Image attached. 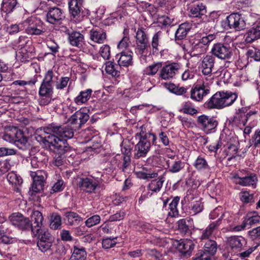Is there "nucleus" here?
I'll list each match as a JSON object with an SVG mask.
<instances>
[{"mask_svg": "<svg viewBox=\"0 0 260 260\" xmlns=\"http://www.w3.org/2000/svg\"><path fill=\"white\" fill-rule=\"evenodd\" d=\"M237 98L235 92L219 91L210 99L207 105L209 108L222 109L232 105Z\"/></svg>", "mask_w": 260, "mask_h": 260, "instance_id": "nucleus-1", "label": "nucleus"}, {"mask_svg": "<svg viewBox=\"0 0 260 260\" xmlns=\"http://www.w3.org/2000/svg\"><path fill=\"white\" fill-rule=\"evenodd\" d=\"M156 137L153 134L147 133L141 136L138 143L135 146L134 158L138 159L145 157L151 148V141L154 144Z\"/></svg>", "mask_w": 260, "mask_h": 260, "instance_id": "nucleus-2", "label": "nucleus"}, {"mask_svg": "<svg viewBox=\"0 0 260 260\" xmlns=\"http://www.w3.org/2000/svg\"><path fill=\"white\" fill-rule=\"evenodd\" d=\"M25 33L31 36H39L46 31L43 23L39 19L30 17L23 21Z\"/></svg>", "mask_w": 260, "mask_h": 260, "instance_id": "nucleus-3", "label": "nucleus"}, {"mask_svg": "<svg viewBox=\"0 0 260 260\" xmlns=\"http://www.w3.org/2000/svg\"><path fill=\"white\" fill-rule=\"evenodd\" d=\"M12 224L22 231H31L32 234L35 233V229L30 220L22 214L13 213L9 216Z\"/></svg>", "mask_w": 260, "mask_h": 260, "instance_id": "nucleus-4", "label": "nucleus"}, {"mask_svg": "<svg viewBox=\"0 0 260 260\" xmlns=\"http://www.w3.org/2000/svg\"><path fill=\"white\" fill-rule=\"evenodd\" d=\"M38 236L37 246L42 252L49 250L52 245L53 238L48 230L45 229H37L32 234Z\"/></svg>", "mask_w": 260, "mask_h": 260, "instance_id": "nucleus-5", "label": "nucleus"}, {"mask_svg": "<svg viewBox=\"0 0 260 260\" xmlns=\"http://www.w3.org/2000/svg\"><path fill=\"white\" fill-rule=\"evenodd\" d=\"M47 136H45V146L49 147H52L56 152L59 154L64 153L68 150L67 146H66L65 142L59 139L55 134L50 132L47 128Z\"/></svg>", "mask_w": 260, "mask_h": 260, "instance_id": "nucleus-6", "label": "nucleus"}, {"mask_svg": "<svg viewBox=\"0 0 260 260\" xmlns=\"http://www.w3.org/2000/svg\"><path fill=\"white\" fill-rule=\"evenodd\" d=\"M78 186L84 191L89 193H95L98 188H103V185L101 184L100 180L94 178H80Z\"/></svg>", "mask_w": 260, "mask_h": 260, "instance_id": "nucleus-7", "label": "nucleus"}, {"mask_svg": "<svg viewBox=\"0 0 260 260\" xmlns=\"http://www.w3.org/2000/svg\"><path fill=\"white\" fill-rule=\"evenodd\" d=\"M226 23L230 29L240 31L246 28V22L241 14L232 13L226 17Z\"/></svg>", "mask_w": 260, "mask_h": 260, "instance_id": "nucleus-8", "label": "nucleus"}, {"mask_svg": "<svg viewBox=\"0 0 260 260\" xmlns=\"http://www.w3.org/2000/svg\"><path fill=\"white\" fill-rule=\"evenodd\" d=\"M48 129L58 136L59 139L64 141L66 145V139H71L74 136V129L69 125L61 126L50 125L48 126Z\"/></svg>", "mask_w": 260, "mask_h": 260, "instance_id": "nucleus-9", "label": "nucleus"}, {"mask_svg": "<svg viewBox=\"0 0 260 260\" xmlns=\"http://www.w3.org/2000/svg\"><path fill=\"white\" fill-rule=\"evenodd\" d=\"M68 5L71 20L75 23L81 22L84 16L81 7L82 4L78 3L76 0H70Z\"/></svg>", "mask_w": 260, "mask_h": 260, "instance_id": "nucleus-10", "label": "nucleus"}, {"mask_svg": "<svg viewBox=\"0 0 260 260\" xmlns=\"http://www.w3.org/2000/svg\"><path fill=\"white\" fill-rule=\"evenodd\" d=\"M64 18L63 10L57 7L50 8L46 14L47 21L53 24H60Z\"/></svg>", "mask_w": 260, "mask_h": 260, "instance_id": "nucleus-11", "label": "nucleus"}, {"mask_svg": "<svg viewBox=\"0 0 260 260\" xmlns=\"http://www.w3.org/2000/svg\"><path fill=\"white\" fill-rule=\"evenodd\" d=\"M178 63H172L167 64L161 69L159 73V77L164 80H170L174 78L178 73L180 69Z\"/></svg>", "mask_w": 260, "mask_h": 260, "instance_id": "nucleus-12", "label": "nucleus"}, {"mask_svg": "<svg viewBox=\"0 0 260 260\" xmlns=\"http://www.w3.org/2000/svg\"><path fill=\"white\" fill-rule=\"evenodd\" d=\"M173 245L178 251L184 255H189L194 247L193 241L187 239L176 240L174 242Z\"/></svg>", "mask_w": 260, "mask_h": 260, "instance_id": "nucleus-13", "label": "nucleus"}, {"mask_svg": "<svg viewBox=\"0 0 260 260\" xmlns=\"http://www.w3.org/2000/svg\"><path fill=\"white\" fill-rule=\"evenodd\" d=\"M198 123L202 129L208 133L214 129L217 125V121L213 117L202 115L198 117Z\"/></svg>", "mask_w": 260, "mask_h": 260, "instance_id": "nucleus-14", "label": "nucleus"}, {"mask_svg": "<svg viewBox=\"0 0 260 260\" xmlns=\"http://www.w3.org/2000/svg\"><path fill=\"white\" fill-rule=\"evenodd\" d=\"M209 89L204 84H197L190 91V98L196 101L200 102L204 96L209 93Z\"/></svg>", "mask_w": 260, "mask_h": 260, "instance_id": "nucleus-15", "label": "nucleus"}, {"mask_svg": "<svg viewBox=\"0 0 260 260\" xmlns=\"http://www.w3.org/2000/svg\"><path fill=\"white\" fill-rule=\"evenodd\" d=\"M223 214L216 221L211 222L204 230L202 231L200 237L201 241L211 240L214 232L218 229V226L221 223V219L223 217Z\"/></svg>", "mask_w": 260, "mask_h": 260, "instance_id": "nucleus-16", "label": "nucleus"}, {"mask_svg": "<svg viewBox=\"0 0 260 260\" xmlns=\"http://www.w3.org/2000/svg\"><path fill=\"white\" fill-rule=\"evenodd\" d=\"M188 9L189 10L188 15L192 18L201 17L207 12L206 6L200 2L193 4Z\"/></svg>", "mask_w": 260, "mask_h": 260, "instance_id": "nucleus-17", "label": "nucleus"}, {"mask_svg": "<svg viewBox=\"0 0 260 260\" xmlns=\"http://www.w3.org/2000/svg\"><path fill=\"white\" fill-rule=\"evenodd\" d=\"M136 39L139 49H146L149 46L148 35L143 28L138 29L136 34Z\"/></svg>", "mask_w": 260, "mask_h": 260, "instance_id": "nucleus-18", "label": "nucleus"}, {"mask_svg": "<svg viewBox=\"0 0 260 260\" xmlns=\"http://www.w3.org/2000/svg\"><path fill=\"white\" fill-rule=\"evenodd\" d=\"M214 65V58L213 56L207 55L205 57L201 64V69L203 75L211 76Z\"/></svg>", "mask_w": 260, "mask_h": 260, "instance_id": "nucleus-19", "label": "nucleus"}, {"mask_svg": "<svg viewBox=\"0 0 260 260\" xmlns=\"http://www.w3.org/2000/svg\"><path fill=\"white\" fill-rule=\"evenodd\" d=\"M245 110L246 109L245 108H242L238 110L233 118L234 122L237 124H242L243 125H245L249 117L252 114H255L256 113L254 112H249L245 114Z\"/></svg>", "mask_w": 260, "mask_h": 260, "instance_id": "nucleus-20", "label": "nucleus"}, {"mask_svg": "<svg viewBox=\"0 0 260 260\" xmlns=\"http://www.w3.org/2000/svg\"><path fill=\"white\" fill-rule=\"evenodd\" d=\"M14 144L19 149L25 150L29 147L27 138L20 130H17L15 134Z\"/></svg>", "mask_w": 260, "mask_h": 260, "instance_id": "nucleus-21", "label": "nucleus"}, {"mask_svg": "<svg viewBox=\"0 0 260 260\" xmlns=\"http://www.w3.org/2000/svg\"><path fill=\"white\" fill-rule=\"evenodd\" d=\"M246 240L242 236H231L228 238V245L232 249L240 251L243 245L246 244Z\"/></svg>", "mask_w": 260, "mask_h": 260, "instance_id": "nucleus-22", "label": "nucleus"}, {"mask_svg": "<svg viewBox=\"0 0 260 260\" xmlns=\"http://www.w3.org/2000/svg\"><path fill=\"white\" fill-rule=\"evenodd\" d=\"M233 178L235 179L236 183L242 186L255 185L257 181V177L255 175L240 177L238 175H235Z\"/></svg>", "mask_w": 260, "mask_h": 260, "instance_id": "nucleus-23", "label": "nucleus"}, {"mask_svg": "<svg viewBox=\"0 0 260 260\" xmlns=\"http://www.w3.org/2000/svg\"><path fill=\"white\" fill-rule=\"evenodd\" d=\"M135 174L138 178L146 180L158 177L157 172L145 167L143 168L141 171L135 172Z\"/></svg>", "mask_w": 260, "mask_h": 260, "instance_id": "nucleus-24", "label": "nucleus"}, {"mask_svg": "<svg viewBox=\"0 0 260 260\" xmlns=\"http://www.w3.org/2000/svg\"><path fill=\"white\" fill-rule=\"evenodd\" d=\"M260 38V21L255 24L254 26L248 30L245 41L247 43H251L255 40Z\"/></svg>", "mask_w": 260, "mask_h": 260, "instance_id": "nucleus-25", "label": "nucleus"}, {"mask_svg": "<svg viewBox=\"0 0 260 260\" xmlns=\"http://www.w3.org/2000/svg\"><path fill=\"white\" fill-rule=\"evenodd\" d=\"M202 242L204 243V250H201L199 251H203L206 254H208L211 259V256L214 255L217 251L216 242L213 240H208Z\"/></svg>", "mask_w": 260, "mask_h": 260, "instance_id": "nucleus-26", "label": "nucleus"}, {"mask_svg": "<svg viewBox=\"0 0 260 260\" xmlns=\"http://www.w3.org/2000/svg\"><path fill=\"white\" fill-rule=\"evenodd\" d=\"M86 255V251L84 247L80 245H74L70 260H85Z\"/></svg>", "mask_w": 260, "mask_h": 260, "instance_id": "nucleus-27", "label": "nucleus"}, {"mask_svg": "<svg viewBox=\"0 0 260 260\" xmlns=\"http://www.w3.org/2000/svg\"><path fill=\"white\" fill-rule=\"evenodd\" d=\"M192 24L188 22H184L181 24L175 33V38L177 40H182L185 38L191 29Z\"/></svg>", "mask_w": 260, "mask_h": 260, "instance_id": "nucleus-28", "label": "nucleus"}, {"mask_svg": "<svg viewBox=\"0 0 260 260\" xmlns=\"http://www.w3.org/2000/svg\"><path fill=\"white\" fill-rule=\"evenodd\" d=\"M64 219L70 225H77L83 220L82 218L73 211H67L64 213Z\"/></svg>", "mask_w": 260, "mask_h": 260, "instance_id": "nucleus-29", "label": "nucleus"}, {"mask_svg": "<svg viewBox=\"0 0 260 260\" xmlns=\"http://www.w3.org/2000/svg\"><path fill=\"white\" fill-rule=\"evenodd\" d=\"M165 177L164 176H159L157 179L152 180L148 184L147 187L149 191L152 192H159L164 183Z\"/></svg>", "mask_w": 260, "mask_h": 260, "instance_id": "nucleus-30", "label": "nucleus"}, {"mask_svg": "<svg viewBox=\"0 0 260 260\" xmlns=\"http://www.w3.org/2000/svg\"><path fill=\"white\" fill-rule=\"evenodd\" d=\"M121 67L119 64L114 63L112 61L106 62L105 71L107 73L112 75L113 77H117L120 76V69Z\"/></svg>", "mask_w": 260, "mask_h": 260, "instance_id": "nucleus-31", "label": "nucleus"}, {"mask_svg": "<svg viewBox=\"0 0 260 260\" xmlns=\"http://www.w3.org/2000/svg\"><path fill=\"white\" fill-rule=\"evenodd\" d=\"M132 64V52L129 50L122 51L118 60L120 67H128Z\"/></svg>", "mask_w": 260, "mask_h": 260, "instance_id": "nucleus-32", "label": "nucleus"}, {"mask_svg": "<svg viewBox=\"0 0 260 260\" xmlns=\"http://www.w3.org/2000/svg\"><path fill=\"white\" fill-rule=\"evenodd\" d=\"M33 51H28L27 50H17L16 51V58L21 62L28 61L29 59L34 58Z\"/></svg>", "mask_w": 260, "mask_h": 260, "instance_id": "nucleus-33", "label": "nucleus"}, {"mask_svg": "<svg viewBox=\"0 0 260 260\" xmlns=\"http://www.w3.org/2000/svg\"><path fill=\"white\" fill-rule=\"evenodd\" d=\"M180 201V197L176 196L174 197L169 205V211L168 213L169 216L171 217H176L178 216L179 212L177 209V206Z\"/></svg>", "mask_w": 260, "mask_h": 260, "instance_id": "nucleus-34", "label": "nucleus"}, {"mask_svg": "<svg viewBox=\"0 0 260 260\" xmlns=\"http://www.w3.org/2000/svg\"><path fill=\"white\" fill-rule=\"evenodd\" d=\"M69 41L73 46L81 47L83 42V36L78 32H73L69 36Z\"/></svg>", "mask_w": 260, "mask_h": 260, "instance_id": "nucleus-35", "label": "nucleus"}, {"mask_svg": "<svg viewBox=\"0 0 260 260\" xmlns=\"http://www.w3.org/2000/svg\"><path fill=\"white\" fill-rule=\"evenodd\" d=\"M167 163L168 167V171L173 174L179 172L184 167V163L179 159L172 162H170L168 160Z\"/></svg>", "mask_w": 260, "mask_h": 260, "instance_id": "nucleus-36", "label": "nucleus"}, {"mask_svg": "<svg viewBox=\"0 0 260 260\" xmlns=\"http://www.w3.org/2000/svg\"><path fill=\"white\" fill-rule=\"evenodd\" d=\"M31 222H33V228L35 229V231L37 229H42L43 225V217L42 213L39 211H35L31 214Z\"/></svg>", "mask_w": 260, "mask_h": 260, "instance_id": "nucleus-37", "label": "nucleus"}, {"mask_svg": "<svg viewBox=\"0 0 260 260\" xmlns=\"http://www.w3.org/2000/svg\"><path fill=\"white\" fill-rule=\"evenodd\" d=\"M92 90L91 89L81 91L80 94L75 98L74 101L77 105H81L86 102L90 98Z\"/></svg>", "mask_w": 260, "mask_h": 260, "instance_id": "nucleus-38", "label": "nucleus"}, {"mask_svg": "<svg viewBox=\"0 0 260 260\" xmlns=\"http://www.w3.org/2000/svg\"><path fill=\"white\" fill-rule=\"evenodd\" d=\"M212 54L221 59H231L233 52L231 50H212Z\"/></svg>", "mask_w": 260, "mask_h": 260, "instance_id": "nucleus-39", "label": "nucleus"}, {"mask_svg": "<svg viewBox=\"0 0 260 260\" xmlns=\"http://www.w3.org/2000/svg\"><path fill=\"white\" fill-rule=\"evenodd\" d=\"M90 38L93 41L102 43L106 38V34L102 30L92 29L90 31Z\"/></svg>", "mask_w": 260, "mask_h": 260, "instance_id": "nucleus-40", "label": "nucleus"}, {"mask_svg": "<svg viewBox=\"0 0 260 260\" xmlns=\"http://www.w3.org/2000/svg\"><path fill=\"white\" fill-rule=\"evenodd\" d=\"M17 3V0H3L1 10L6 14L10 13L13 11Z\"/></svg>", "mask_w": 260, "mask_h": 260, "instance_id": "nucleus-41", "label": "nucleus"}, {"mask_svg": "<svg viewBox=\"0 0 260 260\" xmlns=\"http://www.w3.org/2000/svg\"><path fill=\"white\" fill-rule=\"evenodd\" d=\"M10 227V224L8 222L0 224V235L2 236V242L6 244L9 242V240L5 235L11 233Z\"/></svg>", "mask_w": 260, "mask_h": 260, "instance_id": "nucleus-42", "label": "nucleus"}, {"mask_svg": "<svg viewBox=\"0 0 260 260\" xmlns=\"http://www.w3.org/2000/svg\"><path fill=\"white\" fill-rule=\"evenodd\" d=\"M53 93V85L42 82L39 90V95H52Z\"/></svg>", "mask_w": 260, "mask_h": 260, "instance_id": "nucleus-43", "label": "nucleus"}, {"mask_svg": "<svg viewBox=\"0 0 260 260\" xmlns=\"http://www.w3.org/2000/svg\"><path fill=\"white\" fill-rule=\"evenodd\" d=\"M180 111L187 114L194 115L197 114L198 110L195 108L194 106L190 102H186L184 103L182 108L180 110Z\"/></svg>", "mask_w": 260, "mask_h": 260, "instance_id": "nucleus-44", "label": "nucleus"}, {"mask_svg": "<svg viewBox=\"0 0 260 260\" xmlns=\"http://www.w3.org/2000/svg\"><path fill=\"white\" fill-rule=\"evenodd\" d=\"M61 226V218L60 215L53 213L51 216L50 228L53 230L60 229Z\"/></svg>", "mask_w": 260, "mask_h": 260, "instance_id": "nucleus-45", "label": "nucleus"}, {"mask_svg": "<svg viewBox=\"0 0 260 260\" xmlns=\"http://www.w3.org/2000/svg\"><path fill=\"white\" fill-rule=\"evenodd\" d=\"M120 168L124 173L129 174L131 173L132 170L130 156H123V161Z\"/></svg>", "mask_w": 260, "mask_h": 260, "instance_id": "nucleus-46", "label": "nucleus"}, {"mask_svg": "<svg viewBox=\"0 0 260 260\" xmlns=\"http://www.w3.org/2000/svg\"><path fill=\"white\" fill-rule=\"evenodd\" d=\"M7 178L9 182L12 185H20L23 182L20 176H18L13 172L9 173L7 175Z\"/></svg>", "mask_w": 260, "mask_h": 260, "instance_id": "nucleus-47", "label": "nucleus"}, {"mask_svg": "<svg viewBox=\"0 0 260 260\" xmlns=\"http://www.w3.org/2000/svg\"><path fill=\"white\" fill-rule=\"evenodd\" d=\"M194 167L198 170H202L209 169V167L206 160L200 156H198L196 160L194 163Z\"/></svg>", "mask_w": 260, "mask_h": 260, "instance_id": "nucleus-48", "label": "nucleus"}, {"mask_svg": "<svg viewBox=\"0 0 260 260\" xmlns=\"http://www.w3.org/2000/svg\"><path fill=\"white\" fill-rule=\"evenodd\" d=\"M162 33L159 31L154 35L151 41V46L153 49H157V47H161L162 42Z\"/></svg>", "mask_w": 260, "mask_h": 260, "instance_id": "nucleus-49", "label": "nucleus"}, {"mask_svg": "<svg viewBox=\"0 0 260 260\" xmlns=\"http://www.w3.org/2000/svg\"><path fill=\"white\" fill-rule=\"evenodd\" d=\"M215 36L213 34L209 35L208 36L204 37L202 38L201 41L197 44L199 46L198 48H202L205 46L208 47L209 44L215 39Z\"/></svg>", "mask_w": 260, "mask_h": 260, "instance_id": "nucleus-50", "label": "nucleus"}, {"mask_svg": "<svg viewBox=\"0 0 260 260\" xmlns=\"http://www.w3.org/2000/svg\"><path fill=\"white\" fill-rule=\"evenodd\" d=\"M30 175L32 180H45L47 178L46 172L40 170L30 171Z\"/></svg>", "mask_w": 260, "mask_h": 260, "instance_id": "nucleus-51", "label": "nucleus"}, {"mask_svg": "<svg viewBox=\"0 0 260 260\" xmlns=\"http://www.w3.org/2000/svg\"><path fill=\"white\" fill-rule=\"evenodd\" d=\"M123 34L125 35L118 44L117 47L119 49H126L129 47L130 41L129 37L127 36L128 30L124 29Z\"/></svg>", "mask_w": 260, "mask_h": 260, "instance_id": "nucleus-52", "label": "nucleus"}, {"mask_svg": "<svg viewBox=\"0 0 260 260\" xmlns=\"http://www.w3.org/2000/svg\"><path fill=\"white\" fill-rule=\"evenodd\" d=\"M83 110L80 109L75 113L76 118L79 120V124H81V126L85 123L89 118V115L86 113L83 112Z\"/></svg>", "mask_w": 260, "mask_h": 260, "instance_id": "nucleus-53", "label": "nucleus"}, {"mask_svg": "<svg viewBox=\"0 0 260 260\" xmlns=\"http://www.w3.org/2000/svg\"><path fill=\"white\" fill-rule=\"evenodd\" d=\"M45 180H33L31 189L34 192H40L43 189Z\"/></svg>", "mask_w": 260, "mask_h": 260, "instance_id": "nucleus-54", "label": "nucleus"}, {"mask_svg": "<svg viewBox=\"0 0 260 260\" xmlns=\"http://www.w3.org/2000/svg\"><path fill=\"white\" fill-rule=\"evenodd\" d=\"M161 66V63H156L153 64L146 68L144 70V72L145 74L147 75H154L157 73L159 68H160Z\"/></svg>", "mask_w": 260, "mask_h": 260, "instance_id": "nucleus-55", "label": "nucleus"}, {"mask_svg": "<svg viewBox=\"0 0 260 260\" xmlns=\"http://www.w3.org/2000/svg\"><path fill=\"white\" fill-rule=\"evenodd\" d=\"M101 221V217L99 215H94L88 218L85 222V225L91 228L99 224Z\"/></svg>", "mask_w": 260, "mask_h": 260, "instance_id": "nucleus-56", "label": "nucleus"}, {"mask_svg": "<svg viewBox=\"0 0 260 260\" xmlns=\"http://www.w3.org/2000/svg\"><path fill=\"white\" fill-rule=\"evenodd\" d=\"M115 225L109 221L103 223L101 226V230L104 234L113 233L115 231Z\"/></svg>", "mask_w": 260, "mask_h": 260, "instance_id": "nucleus-57", "label": "nucleus"}, {"mask_svg": "<svg viewBox=\"0 0 260 260\" xmlns=\"http://www.w3.org/2000/svg\"><path fill=\"white\" fill-rule=\"evenodd\" d=\"M117 238H113L112 239L109 238L103 240L102 246L104 249H109L114 247L116 244V240Z\"/></svg>", "mask_w": 260, "mask_h": 260, "instance_id": "nucleus-58", "label": "nucleus"}, {"mask_svg": "<svg viewBox=\"0 0 260 260\" xmlns=\"http://www.w3.org/2000/svg\"><path fill=\"white\" fill-rule=\"evenodd\" d=\"M55 78L53 71L52 70H49L45 74L42 82L53 85V79Z\"/></svg>", "mask_w": 260, "mask_h": 260, "instance_id": "nucleus-59", "label": "nucleus"}, {"mask_svg": "<svg viewBox=\"0 0 260 260\" xmlns=\"http://www.w3.org/2000/svg\"><path fill=\"white\" fill-rule=\"evenodd\" d=\"M68 123L72 126L71 128L75 130L78 129L82 126L79 124V120L76 118L75 113L68 119Z\"/></svg>", "mask_w": 260, "mask_h": 260, "instance_id": "nucleus-60", "label": "nucleus"}, {"mask_svg": "<svg viewBox=\"0 0 260 260\" xmlns=\"http://www.w3.org/2000/svg\"><path fill=\"white\" fill-rule=\"evenodd\" d=\"M259 243H258L255 246H251L249 247L248 249L239 253L238 255L239 257L242 259H244L246 257H248L256 249V248L259 246Z\"/></svg>", "mask_w": 260, "mask_h": 260, "instance_id": "nucleus-61", "label": "nucleus"}, {"mask_svg": "<svg viewBox=\"0 0 260 260\" xmlns=\"http://www.w3.org/2000/svg\"><path fill=\"white\" fill-rule=\"evenodd\" d=\"M240 197L241 200L245 203L253 202L254 201L253 195L247 191L241 192Z\"/></svg>", "mask_w": 260, "mask_h": 260, "instance_id": "nucleus-62", "label": "nucleus"}, {"mask_svg": "<svg viewBox=\"0 0 260 260\" xmlns=\"http://www.w3.org/2000/svg\"><path fill=\"white\" fill-rule=\"evenodd\" d=\"M178 226L181 233L186 234L189 232L188 226L186 224V221L184 219H180L178 221Z\"/></svg>", "mask_w": 260, "mask_h": 260, "instance_id": "nucleus-63", "label": "nucleus"}, {"mask_svg": "<svg viewBox=\"0 0 260 260\" xmlns=\"http://www.w3.org/2000/svg\"><path fill=\"white\" fill-rule=\"evenodd\" d=\"M248 56L254 60L260 61V50H249L247 53Z\"/></svg>", "mask_w": 260, "mask_h": 260, "instance_id": "nucleus-64", "label": "nucleus"}]
</instances>
